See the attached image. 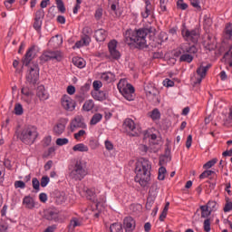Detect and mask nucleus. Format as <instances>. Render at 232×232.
I'll return each instance as SVG.
<instances>
[{
  "mask_svg": "<svg viewBox=\"0 0 232 232\" xmlns=\"http://www.w3.org/2000/svg\"><path fill=\"white\" fill-rule=\"evenodd\" d=\"M109 53L111 58L114 61H119L121 59V52L117 50V40H111L108 44Z\"/></svg>",
  "mask_w": 232,
  "mask_h": 232,
  "instance_id": "ddd939ff",
  "label": "nucleus"
},
{
  "mask_svg": "<svg viewBox=\"0 0 232 232\" xmlns=\"http://www.w3.org/2000/svg\"><path fill=\"white\" fill-rule=\"evenodd\" d=\"M232 59V46H230L229 50L225 53L223 59Z\"/></svg>",
  "mask_w": 232,
  "mask_h": 232,
  "instance_id": "774afa93",
  "label": "nucleus"
},
{
  "mask_svg": "<svg viewBox=\"0 0 232 232\" xmlns=\"http://www.w3.org/2000/svg\"><path fill=\"white\" fill-rule=\"evenodd\" d=\"M139 150L142 153V155H146V153H148V150H150V148L148 147V145L140 144L139 146Z\"/></svg>",
  "mask_w": 232,
  "mask_h": 232,
  "instance_id": "052dcab7",
  "label": "nucleus"
},
{
  "mask_svg": "<svg viewBox=\"0 0 232 232\" xmlns=\"http://www.w3.org/2000/svg\"><path fill=\"white\" fill-rule=\"evenodd\" d=\"M82 41L84 44V46H88L90 44V43H92V36H88V35H82Z\"/></svg>",
  "mask_w": 232,
  "mask_h": 232,
  "instance_id": "4d7b16f0",
  "label": "nucleus"
},
{
  "mask_svg": "<svg viewBox=\"0 0 232 232\" xmlns=\"http://www.w3.org/2000/svg\"><path fill=\"white\" fill-rule=\"evenodd\" d=\"M155 203V201L153 199H147V203L145 205V208L148 211L151 210V208L153 207V204Z\"/></svg>",
  "mask_w": 232,
  "mask_h": 232,
  "instance_id": "e2e57ef3",
  "label": "nucleus"
},
{
  "mask_svg": "<svg viewBox=\"0 0 232 232\" xmlns=\"http://www.w3.org/2000/svg\"><path fill=\"white\" fill-rule=\"evenodd\" d=\"M145 92L148 101L153 102V104H160V98L159 96V90L153 86H147L145 88Z\"/></svg>",
  "mask_w": 232,
  "mask_h": 232,
  "instance_id": "6e6552de",
  "label": "nucleus"
},
{
  "mask_svg": "<svg viewBox=\"0 0 232 232\" xmlns=\"http://www.w3.org/2000/svg\"><path fill=\"white\" fill-rule=\"evenodd\" d=\"M121 0H108L109 5H111V10L112 12H117V6H119V2Z\"/></svg>",
  "mask_w": 232,
  "mask_h": 232,
  "instance_id": "58836bf2",
  "label": "nucleus"
},
{
  "mask_svg": "<svg viewBox=\"0 0 232 232\" xmlns=\"http://www.w3.org/2000/svg\"><path fill=\"white\" fill-rule=\"evenodd\" d=\"M36 95L40 99V101H46L50 97V95L46 92V89L44 88V85H40L37 87Z\"/></svg>",
  "mask_w": 232,
  "mask_h": 232,
  "instance_id": "412c9836",
  "label": "nucleus"
},
{
  "mask_svg": "<svg viewBox=\"0 0 232 232\" xmlns=\"http://www.w3.org/2000/svg\"><path fill=\"white\" fill-rule=\"evenodd\" d=\"M71 131H75L77 128H86V123H84V118L82 116L75 117L70 123Z\"/></svg>",
  "mask_w": 232,
  "mask_h": 232,
  "instance_id": "2eb2a0df",
  "label": "nucleus"
},
{
  "mask_svg": "<svg viewBox=\"0 0 232 232\" xmlns=\"http://www.w3.org/2000/svg\"><path fill=\"white\" fill-rule=\"evenodd\" d=\"M169 5V0H160V14H164V12H168Z\"/></svg>",
  "mask_w": 232,
  "mask_h": 232,
  "instance_id": "cd10ccee",
  "label": "nucleus"
},
{
  "mask_svg": "<svg viewBox=\"0 0 232 232\" xmlns=\"http://www.w3.org/2000/svg\"><path fill=\"white\" fill-rule=\"evenodd\" d=\"M53 153H55V147L49 148L48 150L44 153L43 157L44 159H48Z\"/></svg>",
  "mask_w": 232,
  "mask_h": 232,
  "instance_id": "603ef678",
  "label": "nucleus"
},
{
  "mask_svg": "<svg viewBox=\"0 0 232 232\" xmlns=\"http://www.w3.org/2000/svg\"><path fill=\"white\" fill-rule=\"evenodd\" d=\"M39 137L37 129L34 126H25L18 134V139L24 142V144H34L35 140Z\"/></svg>",
  "mask_w": 232,
  "mask_h": 232,
  "instance_id": "7ed1b4c3",
  "label": "nucleus"
},
{
  "mask_svg": "<svg viewBox=\"0 0 232 232\" xmlns=\"http://www.w3.org/2000/svg\"><path fill=\"white\" fill-rule=\"evenodd\" d=\"M39 81V63L32 62L29 65V73L26 75V82L35 86Z\"/></svg>",
  "mask_w": 232,
  "mask_h": 232,
  "instance_id": "39448f33",
  "label": "nucleus"
},
{
  "mask_svg": "<svg viewBox=\"0 0 232 232\" xmlns=\"http://www.w3.org/2000/svg\"><path fill=\"white\" fill-rule=\"evenodd\" d=\"M163 85H165L167 88H171L175 86V82H173V80L167 78L163 81Z\"/></svg>",
  "mask_w": 232,
  "mask_h": 232,
  "instance_id": "13d9d810",
  "label": "nucleus"
},
{
  "mask_svg": "<svg viewBox=\"0 0 232 232\" xmlns=\"http://www.w3.org/2000/svg\"><path fill=\"white\" fill-rule=\"evenodd\" d=\"M231 210H232V202H227L223 208V211L225 213H228V211H231Z\"/></svg>",
  "mask_w": 232,
  "mask_h": 232,
  "instance_id": "338daca9",
  "label": "nucleus"
},
{
  "mask_svg": "<svg viewBox=\"0 0 232 232\" xmlns=\"http://www.w3.org/2000/svg\"><path fill=\"white\" fill-rule=\"evenodd\" d=\"M72 64H74V66L77 68H84V66H86V62H84V59L82 58L73 57Z\"/></svg>",
  "mask_w": 232,
  "mask_h": 232,
  "instance_id": "bb28decb",
  "label": "nucleus"
},
{
  "mask_svg": "<svg viewBox=\"0 0 232 232\" xmlns=\"http://www.w3.org/2000/svg\"><path fill=\"white\" fill-rule=\"evenodd\" d=\"M110 77H115V75H113V73L111 72H103V73L102 74V79L105 80L107 82H110V81H111V80L110 79Z\"/></svg>",
  "mask_w": 232,
  "mask_h": 232,
  "instance_id": "864d4df0",
  "label": "nucleus"
},
{
  "mask_svg": "<svg viewBox=\"0 0 232 232\" xmlns=\"http://www.w3.org/2000/svg\"><path fill=\"white\" fill-rule=\"evenodd\" d=\"M92 87H93V92H98L101 90V88H102V82L101 81H94L92 82Z\"/></svg>",
  "mask_w": 232,
  "mask_h": 232,
  "instance_id": "49530a36",
  "label": "nucleus"
},
{
  "mask_svg": "<svg viewBox=\"0 0 232 232\" xmlns=\"http://www.w3.org/2000/svg\"><path fill=\"white\" fill-rule=\"evenodd\" d=\"M88 150V146L84 145V143H78L72 147L73 151L86 152Z\"/></svg>",
  "mask_w": 232,
  "mask_h": 232,
  "instance_id": "473e14b6",
  "label": "nucleus"
},
{
  "mask_svg": "<svg viewBox=\"0 0 232 232\" xmlns=\"http://www.w3.org/2000/svg\"><path fill=\"white\" fill-rule=\"evenodd\" d=\"M34 19L43 21V19H44V10H43V9L37 10L35 13Z\"/></svg>",
  "mask_w": 232,
  "mask_h": 232,
  "instance_id": "37998d69",
  "label": "nucleus"
},
{
  "mask_svg": "<svg viewBox=\"0 0 232 232\" xmlns=\"http://www.w3.org/2000/svg\"><path fill=\"white\" fill-rule=\"evenodd\" d=\"M50 182V178L48 176H44L41 179V183L40 186L42 188H46V186H48V183Z\"/></svg>",
  "mask_w": 232,
  "mask_h": 232,
  "instance_id": "de8ad7c7",
  "label": "nucleus"
},
{
  "mask_svg": "<svg viewBox=\"0 0 232 232\" xmlns=\"http://www.w3.org/2000/svg\"><path fill=\"white\" fill-rule=\"evenodd\" d=\"M110 232H124L122 229V224L113 223L110 226Z\"/></svg>",
  "mask_w": 232,
  "mask_h": 232,
  "instance_id": "2f4dec72",
  "label": "nucleus"
},
{
  "mask_svg": "<svg viewBox=\"0 0 232 232\" xmlns=\"http://www.w3.org/2000/svg\"><path fill=\"white\" fill-rule=\"evenodd\" d=\"M54 198H55V202H56L58 205L64 204V202H66V200H67L66 193L57 191V192H56V196H55Z\"/></svg>",
  "mask_w": 232,
  "mask_h": 232,
  "instance_id": "393cba45",
  "label": "nucleus"
},
{
  "mask_svg": "<svg viewBox=\"0 0 232 232\" xmlns=\"http://www.w3.org/2000/svg\"><path fill=\"white\" fill-rule=\"evenodd\" d=\"M204 231L210 232L211 231V219L207 218L203 223Z\"/></svg>",
  "mask_w": 232,
  "mask_h": 232,
  "instance_id": "ea45409f",
  "label": "nucleus"
},
{
  "mask_svg": "<svg viewBox=\"0 0 232 232\" xmlns=\"http://www.w3.org/2000/svg\"><path fill=\"white\" fill-rule=\"evenodd\" d=\"M211 175H215V171L213 170H204L200 175L199 179H208V177H211Z\"/></svg>",
  "mask_w": 232,
  "mask_h": 232,
  "instance_id": "a19ab883",
  "label": "nucleus"
},
{
  "mask_svg": "<svg viewBox=\"0 0 232 232\" xmlns=\"http://www.w3.org/2000/svg\"><path fill=\"white\" fill-rule=\"evenodd\" d=\"M153 30H155L153 27L140 28L134 31L127 30L125 32V43L129 45L136 44V48L140 50L148 48L146 37H148V34H153Z\"/></svg>",
  "mask_w": 232,
  "mask_h": 232,
  "instance_id": "f257e3e1",
  "label": "nucleus"
},
{
  "mask_svg": "<svg viewBox=\"0 0 232 232\" xmlns=\"http://www.w3.org/2000/svg\"><path fill=\"white\" fill-rule=\"evenodd\" d=\"M135 182L140 183L141 188H146L151 180V163L146 159H141L135 163Z\"/></svg>",
  "mask_w": 232,
  "mask_h": 232,
  "instance_id": "f03ea898",
  "label": "nucleus"
},
{
  "mask_svg": "<svg viewBox=\"0 0 232 232\" xmlns=\"http://www.w3.org/2000/svg\"><path fill=\"white\" fill-rule=\"evenodd\" d=\"M89 146L92 150H97V148H99V143H97V140H90Z\"/></svg>",
  "mask_w": 232,
  "mask_h": 232,
  "instance_id": "680f3d73",
  "label": "nucleus"
},
{
  "mask_svg": "<svg viewBox=\"0 0 232 232\" xmlns=\"http://www.w3.org/2000/svg\"><path fill=\"white\" fill-rule=\"evenodd\" d=\"M64 130H66V123H63V121H61V122H58L53 127V131L54 135L59 137L60 135H63V133H64Z\"/></svg>",
  "mask_w": 232,
  "mask_h": 232,
  "instance_id": "5701e85b",
  "label": "nucleus"
},
{
  "mask_svg": "<svg viewBox=\"0 0 232 232\" xmlns=\"http://www.w3.org/2000/svg\"><path fill=\"white\" fill-rule=\"evenodd\" d=\"M40 59L41 61H44V63L52 61L53 59H55V61H62L63 56H61V53H59V52L47 51L40 56Z\"/></svg>",
  "mask_w": 232,
  "mask_h": 232,
  "instance_id": "4468645a",
  "label": "nucleus"
},
{
  "mask_svg": "<svg viewBox=\"0 0 232 232\" xmlns=\"http://www.w3.org/2000/svg\"><path fill=\"white\" fill-rule=\"evenodd\" d=\"M123 128H125L126 131H129L130 137H139V130H137L133 120L130 118L125 119Z\"/></svg>",
  "mask_w": 232,
  "mask_h": 232,
  "instance_id": "9d476101",
  "label": "nucleus"
},
{
  "mask_svg": "<svg viewBox=\"0 0 232 232\" xmlns=\"http://www.w3.org/2000/svg\"><path fill=\"white\" fill-rule=\"evenodd\" d=\"M209 68H211L210 63L207 64L206 66L200 65L197 69L196 73H198L199 78L197 79V81L195 82V84H200V82H202V79L206 77V74L208 73V70H209Z\"/></svg>",
  "mask_w": 232,
  "mask_h": 232,
  "instance_id": "dca6fc26",
  "label": "nucleus"
},
{
  "mask_svg": "<svg viewBox=\"0 0 232 232\" xmlns=\"http://www.w3.org/2000/svg\"><path fill=\"white\" fill-rule=\"evenodd\" d=\"M198 49L195 45H181L174 52V57H180L184 53H197Z\"/></svg>",
  "mask_w": 232,
  "mask_h": 232,
  "instance_id": "9b49d317",
  "label": "nucleus"
},
{
  "mask_svg": "<svg viewBox=\"0 0 232 232\" xmlns=\"http://www.w3.org/2000/svg\"><path fill=\"white\" fill-rule=\"evenodd\" d=\"M4 166L6 168V169H9L11 171L12 169V161L9 159L4 160Z\"/></svg>",
  "mask_w": 232,
  "mask_h": 232,
  "instance_id": "0e129e2a",
  "label": "nucleus"
},
{
  "mask_svg": "<svg viewBox=\"0 0 232 232\" xmlns=\"http://www.w3.org/2000/svg\"><path fill=\"white\" fill-rule=\"evenodd\" d=\"M33 26L36 31L41 30V26H43V20H37L34 18V23Z\"/></svg>",
  "mask_w": 232,
  "mask_h": 232,
  "instance_id": "6e6d98bb",
  "label": "nucleus"
},
{
  "mask_svg": "<svg viewBox=\"0 0 232 232\" xmlns=\"http://www.w3.org/2000/svg\"><path fill=\"white\" fill-rule=\"evenodd\" d=\"M14 188L15 189L19 188L20 189H24L26 188V183H24V181L23 180H17L14 182Z\"/></svg>",
  "mask_w": 232,
  "mask_h": 232,
  "instance_id": "09e8293b",
  "label": "nucleus"
},
{
  "mask_svg": "<svg viewBox=\"0 0 232 232\" xmlns=\"http://www.w3.org/2000/svg\"><path fill=\"white\" fill-rule=\"evenodd\" d=\"M181 35L185 41H189L190 43L197 44V43H198V38L200 37V33L198 32V29L189 30L184 27L181 30Z\"/></svg>",
  "mask_w": 232,
  "mask_h": 232,
  "instance_id": "0eeeda50",
  "label": "nucleus"
},
{
  "mask_svg": "<svg viewBox=\"0 0 232 232\" xmlns=\"http://www.w3.org/2000/svg\"><path fill=\"white\" fill-rule=\"evenodd\" d=\"M201 209V218H208L211 215V210L207 206H200Z\"/></svg>",
  "mask_w": 232,
  "mask_h": 232,
  "instance_id": "72a5a7b5",
  "label": "nucleus"
},
{
  "mask_svg": "<svg viewBox=\"0 0 232 232\" xmlns=\"http://www.w3.org/2000/svg\"><path fill=\"white\" fill-rule=\"evenodd\" d=\"M68 142H69L68 138H58L56 140L57 146H64V145L68 144Z\"/></svg>",
  "mask_w": 232,
  "mask_h": 232,
  "instance_id": "a18cd8bd",
  "label": "nucleus"
},
{
  "mask_svg": "<svg viewBox=\"0 0 232 232\" xmlns=\"http://www.w3.org/2000/svg\"><path fill=\"white\" fill-rule=\"evenodd\" d=\"M150 117L152 119V121H159V119H160V111H159L157 108L152 110Z\"/></svg>",
  "mask_w": 232,
  "mask_h": 232,
  "instance_id": "c9c22d12",
  "label": "nucleus"
},
{
  "mask_svg": "<svg viewBox=\"0 0 232 232\" xmlns=\"http://www.w3.org/2000/svg\"><path fill=\"white\" fill-rule=\"evenodd\" d=\"M145 4H146L145 11L141 13V16L143 17V19H148V17L151 15V2H150L149 0H146Z\"/></svg>",
  "mask_w": 232,
  "mask_h": 232,
  "instance_id": "a878e982",
  "label": "nucleus"
},
{
  "mask_svg": "<svg viewBox=\"0 0 232 232\" xmlns=\"http://www.w3.org/2000/svg\"><path fill=\"white\" fill-rule=\"evenodd\" d=\"M177 7L179 10H187L188 8V4L184 3V0H178L177 2Z\"/></svg>",
  "mask_w": 232,
  "mask_h": 232,
  "instance_id": "8fccbe9b",
  "label": "nucleus"
},
{
  "mask_svg": "<svg viewBox=\"0 0 232 232\" xmlns=\"http://www.w3.org/2000/svg\"><path fill=\"white\" fill-rule=\"evenodd\" d=\"M91 95L94 101H99L100 102L106 101L109 97L108 91H92Z\"/></svg>",
  "mask_w": 232,
  "mask_h": 232,
  "instance_id": "f3484780",
  "label": "nucleus"
},
{
  "mask_svg": "<svg viewBox=\"0 0 232 232\" xmlns=\"http://www.w3.org/2000/svg\"><path fill=\"white\" fill-rule=\"evenodd\" d=\"M81 226V223L79 222V219L77 218H73L71 219L70 224L68 226V231L72 232L75 227Z\"/></svg>",
  "mask_w": 232,
  "mask_h": 232,
  "instance_id": "c756f323",
  "label": "nucleus"
},
{
  "mask_svg": "<svg viewBox=\"0 0 232 232\" xmlns=\"http://www.w3.org/2000/svg\"><path fill=\"white\" fill-rule=\"evenodd\" d=\"M95 108V103L93 102V100H88L84 102L82 106L83 111H92V110Z\"/></svg>",
  "mask_w": 232,
  "mask_h": 232,
  "instance_id": "c85d7f7f",
  "label": "nucleus"
},
{
  "mask_svg": "<svg viewBox=\"0 0 232 232\" xmlns=\"http://www.w3.org/2000/svg\"><path fill=\"white\" fill-rule=\"evenodd\" d=\"M32 184H33L34 189H35V191H39L41 183L39 182V179L37 178H33Z\"/></svg>",
  "mask_w": 232,
  "mask_h": 232,
  "instance_id": "c03bdc74",
  "label": "nucleus"
},
{
  "mask_svg": "<svg viewBox=\"0 0 232 232\" xmlns=\"http://www.w3.org/2000/svg\"><path fill=\"white\" fill-rule=\"evenodd\" d=\"M210 211H217V201H208L207 205H205Z\"/></svg>",
  "mask_w": 232,
  "mask_h": 232,
  "instance_id": "79ce46f5",
  "label": "nucleus"
},
{
  "mask_svg": "<svg viewBox=\"0 0 232 232\" xmlns=\"http://www.w3.org/2000/svg\"><path fill=\"white\" fill-rule=\"evenodd\" d=\"M217 162H218V159L214 158V159L208 160L207 163H205L203 165V168H204V169H209V168H213V166L216 165Z\"/></svg>",
  "mask_w": 232,
  "mask_h": 232,
  "instance_id": "f704fd0d",
  "label": "nucleus"
},
{
  "mask_svg": "<svg viewBox=\"0 0 232 232\" xmlns=\"http://www.w3.org/2000/svg\"><path fill=\"white\" fill-rule=\"evenodd\" d=\"M35 50V46H32L29 48L26 52V53L24 56V59L22 60L24 66H30V63H32V53Z\"/></svg>",
  "mask_w": 232,
  "mask_h": 232,
  "instance_id": "4be33fe9",
  "label": "nucleus"
},
{
  "mask_svg": "<svg viewBox=\"0 0 232 232\" xmlns=\"http://www.w3.org/2000/svg\"><path fill=\"white\" fill-rule=\"evenodd\" d=\"M225 35L226 39H230V41H232V24L226 26Z\"/></svg>",
  "mask_w": 232,
  "mask_h": 232,
  "instance_id": "4c0bfd02",
  "label": "nucleus"
},
{
  "mask_svg": "<svg viewBox=\"0 0 232 232\" xmlns=\"http://www.w3.org/2000/svg\"><path fill=\"white\" fill-rule=\"evenodd\" d=\"M123 226L125 228V232H132L135 229V219L131 217H127L123 219Z\"/></svg>",
  "mask_w": 232,
  "mask_h": 232,
  "instance_id": "a211bd4d",
  "label": "nucleus"
},
{
  "mask_svg": "<svg viewBox=\"0 0 232 232\" xmlns=\"http://www.w3.org/2000/svg\"><path fill=\"white\" fill-rule=\"evenodd\" d=\"M23 206L25 209H34L35 208V199L31 196H25L23 198Z\"/></svg>",
  "mask_w": 232,
  "mask_h": 232,
  "instance_id": "aec40b11",
  "label": "nucleus"
},
{
  "mask_svg": "<svg viewBox=\"0 0 232 232\" xmlns=\"http://www.w3.org/2000/svg\"><path fill=\"white\" fill-rule=\"evenodd\" d=\"M86 175H88V170H86L84 162H82L81 160H76L73 169L69 174L71 179H72V180H82Z\"/></svg>",
  "mask_w": 232,
  "mask_h": 232,
  "instance_id": "20e7f679",
  "label": "nucleus"
},
{
  "mask_svg": "<svg viewBox=\"0 0 232 232\" xmlns=\"http://www.w3.org/2000/svg\"><path fill=\"white\" fill-rule=\"evenodd\" d=\"M94 37L98 43H104L108 37V33L104 29H98L94 32Z\"/></svg>",
  "mask_w": 232,
  "mask_h": 232,
  "instance_id": "6ab92c4d",
  "label": "nucleus"
},
{
  "mask_svg": "<svg viewBox=\"0 0 232 232\" xmlns=\"http://www.w3.org/2000/svg\"><path fill=\"white\" fill-rule=\"evenodd\" d=\"M44 218H45V220H49V222H59L60 224L64 222V219H63L59 214V210L55 208L47 209L44 212Z\"/></svg>",
  "mask_w": 232,
  "mask_h": 232,
  "instance_id": "1a4fd4ad",
  "label": "nucleus"
},
{
  "mask_svg": "<svg viewBox=\"0 0 232 232\" xmlns=\"http://www.w3.org/2000/svg\"><path fill=\"white\" fill-rule=\"evenodd\" d=\"M101 121H102V114L95 113L91 119L90 125L95 126V124H98Z\"/></svg>",
  "mask_w": 232,
  "mask_h": 232,
  "instance_id": "7c9ffc66",
  "label": "nucleus"
},
{
  "mask_svg": "<svg viewBox=\"0 0 232 232\" xmlns=\"http://www.w3.org/2000/svg\"><path fill=\"white\" fill-rule=\"evenodd\" d=\"M62 106L66 111H73L75 110V101H73L70 96L64 94L61 99Z\"/></svg>",
  "mask_w": 232,
  "mask_h": 232,
  "instance_id": "f8f14e48",
  "label": "nucleus"
},
{
  "mask_svg": "<svg viewBox=\"0 0 232 232\" xmlns=\"http://www.w3.org/2000/svg\"><path fill=\"white\" fill-rule=\"evenodd\" d=\"M118 90L121 93V95L126 99V101H134L135 100V87L130 83H127L126 85L122 84V82L118 83Z\"/></svg>",
  "mask_w": 232,
  "mask_h": 232,
  "instance_id": "423d86ee",
  "label": "nucleus"
},
{
  "mask_svg": "<svg viewBox=\"0 0 232 232\" xmlns=\"http://www.w3.org/2000/svg\"><path fill=\"white\" fill-rule=\"evenodd\" d=\"M23 105H21V103H18L14 106L15 115H23Z\"/></svg>",
  "mask_w": 232,
  "mask_h": 232,
  "instance_id": "5fc2aeb1",
  "label": "nucleus"
},
{
  "mask_svg": "<svg viewBox=\"0 0 232 232\" xmlns=\"http://www.w3.org/2000/svg\"><path fill=\"white\" fill-rule=\"evenodd\" d=\"M21 93L23 95H25V97H30L32 95V92L30 91V88H28V87H23L21 90Z\"/></svg>",
  "mask_w": 232,
  "mask_h": 232,
  "instance_id": "bf43d9fd",
  "label": "nucleus"
},
{
  "mask_svg": "<svg viewBox=\"0 0 232 232\" xmlns=\"http://www.w3.org/2000/svg\"><path fill=\"white\" fill-rule=\"evenodd\" d=\"M197 53H183L179 57V63H193V55Z\"/></svg>",
  "mask_w": 232,
  "mask_h": 232,
  "instance_id": "b1692460",
  "label": "nucleus"
},
{
  "mask_svg": "<svg viewBox=\"0 0 232 232\" xmlns=\"http://www.w3.org/2000/svg\"><path fill=\"white\" fill-rule=\"evenodd\" d=\"M92 34H93V30H92L90 26L83 27L82 35H87L89 37H92Z\"/></svg>",
  "mask_w": 232,
  "mask_h": 232,
  "instance_id": "3c124183",
  "label": "nucleus"
},
{
  "mask_svg": "<svg viewBox=\"0 0 232 232\" xmlns=\"http://www.w3.org/2000/svg\"><path fill=\"white\" fill-rule=\"evenodd\" d=\"M94 17H95V19H97V21H99V19H101V17H102V8H98L95 11Z\"/></svg>",
  "mask_w": 232,
  "mask_h": 232,
  "instance_id": "69168bd1",
  "label": "nucleus"
},
{
  "mask_svg": "<svg viewBox=\"0 0 232 232\" xmlns=\"http://www.w3.org/2000/svg\"><path fill=\"white\" fill-rule=\"evenodd\" d=\"M55 3L59 12H61V14H64V12H66L64 2H63V0H55Z\"/></svg>",
  "mask_w": 232,
  "mask_h": 232,
  "instance_id": "e433bc0d",
  "label": "nucleus"
}]
</instances>
